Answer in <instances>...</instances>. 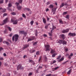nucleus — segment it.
<instances>
[{
  "mask_svg": "<svg viewBox=\"0 0 76 76\" xmlns=\"http://www.w3.org/2000/svg\"><path fill=\"white\" fill-rule=\"evenodd\" d=\"M19 35L18 34H15L13 35L12 38V40L13 41H14L15 40V42L18 41V40L19 39Z\"/></svg>",
  "mask_w": 76,
  "mask_h": 76,
  "instance_id": "obj_1",
  "label": "nucleus"
},
{
  "mask_svg": "<svg viewBox=\"0 0 76 76\" xmlns=\"http://www.w3.org/2000/svg\"><path fill=\"white\" fill-rule=\"evenodd\" d=\"M45 48L46 50L45 51H50V46L49 45H45Z\"/></svg>",
  "mask_w": 76,
  "mask_h": 76,
  "instance_id": "obj_2",
  "label": "nucleus"
},
{
  "mask_svg": "<svg viewBox=\"0 0 76 76\" xmlns=\"http://www.w3.org/2000/svg\"><path fill=\"white\" fill-rule=\"evenodd\" d=\"M11 21L12 22H13V24L14 25H16L18 24V22L19 21V20H13L12 19L11 20Z\"/></svg>",
  "mask_w": 76,
  "mask_h": 76,
  "instance_id": "obj_3",
  "label": "nucleus"
},
{
  "mask_svg": "<svg viewBox=\"0 0 76 76\" xmlns=\"http://www.w3.org/2000/svg\"><path fill=\"white\" fill-rule=\"evenodd\" d=\"M76 33H72L71 32L69 33L68 34L69 36L72 37H75V36H76Z\"/></svg>",
  "mask_w": 76,
  "mask_h": 76,
  "instance_id": "obj_4",
  "label": "nucleus"
},
{
  "mask_svg": "<svg viewBox=\"0 0 76 76\" xmlns=\"http://www.w3.org/2000/svg\"><path fill=\"white\" fill-rule=\"evenodd\" d=\"M24 68L22 66L21 64H19L17 67V70H19V69H23Z\"/></svg>",
  "mask_w": 76,
  "mask_h": 76,
  "instance_id": "obj_5",
  "label": "nucleus"
},
{
  "mask_svg": "<svg viewBox=\"0 0 76 76\" xmlns=\"http://www.w3.org/2000/svg\"><path fill=\"white\" fill-rule=\"evenodd\" d=\"M35 37H31L30 38H29L28 40V42H29V41H32V40H34L35 39Z\"/></svg>",
  "mask_w": 76,
  "mask_h": 76,
  "instance_id": "obj_6",
  "label": "nucleus"
},
{
  "mask_svg": "<svg viewBox=\"0 0 76 76\" xmlns=\"http://www.w3.org/2000/svg\"><path fill=\"white\" fill-rule=\"evenodd\" d=\"M8 20V18H5V20H4V23H3L2 24H0V25H4L7 22V20Z\"/></svg>",
  "mask_w": 76,
  "mask_h": 76,
  "instance_id": "obj_7",
  "label": "nucleus"
},
{
  "mask_svg": "<svg viewBox=\"0 0 76 76\" xmlns=\"http://www.w3.org/2000/svg\"><path fill=\"white\" fill-rule=\"evenodd\" d=\"M20 34H23L25 36H26V35L27 34V33L26 32H24V31H20Z\"/></svg>",
  "mask_w": 76,
  "mask_h": 76,
  "instance_id": "obj_8",
  "label": "nucleus"
},
{
  "mask_svg": "<svg viewBox=\"0 0 76 76\" xmlns=\"http://www.w3.org/2000/svg\"><path fill=\"white\" fill-rule=\"evenodd\" d=\"M69 31V29H67L66 30H64L62 31V33H67Z\"/></svg>",
  "mask_w": 76,
  "mask_h": 76,
  "instance_id": "obj_9",
  "label": "nucleus"
},
{
  "mask_svg": "<svg viewBox=\"0 0 76 76\" xmlns=\"http://www.w3.org/2000/svg\"><path fill=\"white\" fill-rule=\"evenodd\" d=\"M5 28H7L10 31H12V28L10 27H9L8 25L5 26Z\"/></svg>",
  "mask_w": 76,
  "mask_h": 76,
  "instance_id": "obj_10",
  "label": "nucleus"
},
{
  "mask_svg": "<svg viewBox=\"0 0 76 76\" xmlns=\"http://www.w3.org/2000/svg\"><path fill=\"white\" fill-rule=\"evenodd\" d=\"M66 5H67V3L64 4L62 3L61 5L60 6V8H61V7H63V6H66Z\"/></svg>",
  "mask_w": 76,
  "mask_h": 76,
  "instance_id": "obj_11",
  "label": "nucleus"
},
{
  "mask_svg": "<svg viewBox=\"0 0 76 76\" xmlns=\"http://www.w3.org/2000/svg\"><path fill=\"white\" fill-rule=\"evenodd\" d=\"M43 19V22L44 23V24H45L46 23H47V21L46 20V19L44 17L42 18Z\"/></svg>",
  "mask_w": 76,
  "mask_h": 76,
  "instance_id": "obj_12",
  "label": "nucleus"
},
{
  "mask_svg": "<svg viewBox=\"0 0 76 76\" xmlns=\"http://www.w3.org/2000/svg\"><path fill=\"white\" fill-rule=\"evenodd\" d=\"M43 58L45 61H47V57H46L45 55L44 56Z\"/></svg>",
  "mask_w": 76,
  "mask_h": 76,
  "instance_id": "obj_13",
  "label": "nucleus"
},
{
  "mask_svg": "<svg viewBox=\"0 0 76 76\" xmlns=\"http://www.w3.org/2000/svg\"><path fill=\"white\" fill-rule=\"evenodd\" d=\"M64 57H62L58 61L59 62H61V61H62L64 60Z\"/></svg>",
  "mask_w": 76,
  "mask_h": 76,
  "instance_id": "obj_14",
  "label": "nucleus"
},
{
  "mask_svg": "<svg viewBox=\"0 0 76 76\" xmlns=\"http://www.w3.org/2000/svg\"><path fill=\"white\" fill-rule=\"evenodd\" d=\"M3 10V11H2L3 12H6V9H3V8L2 7H0V10Z\"/></svg>",
  "mask_w": 76,
  "mask_h": 76,
  "instance_id": "obj_15",
  "label": "nucleus"
},
{
  "mask_svg": "<svg viewBox=\"0 0 76 76\" xmlns=\"http://www.w3.org/2000/svg\"><path fill=\"white\" fill-rule=\"evenodd\" d=\"M17 8L19 10H21V9H22V7L20 6H18L17 7Z\"/></svg>",
  "mask_w": 76,
  "mask_h": 76,
  "instance_id": "obj_16",
  "label": "nucleus"
},
{
  "mask_svg": "<svg viewBox=\"0 0 76 76\" xmlns=\"http://www.w3.org/2000/svg\"><path fill=\"white\" fill-rule=\"evenodd\" d=\"M62 44L64 45H66V44H67V42L65 41L64 40H63L62 42Z\"/></svg>",
  "mask_w": 76,
  "mask_h": 76,
  "instance_id": "obj_17",
  "label": "nucleus"
},
{
  "mask_svg": "<svg viewBox=\"0 0 76 76\" xmlns=\"http://www.w3.org/2000/svg\"><path fill=\"white\" fill-rule=\"evenodd\" d=\"M63 40H59L58 41V43H59V44H63Z\"/></svg>",
  "mask_w": 76,
  "mask_h": 76,
  "instance_id": "obj_18",
  "label": "nucleus"
},
{
  "mask_svg": "<svg viewBox=\"0 0 76 76\" xmlns=\"http://www.w3.org/2000/svg\"><path fill=\"white\" fill-rule=\"evenodd\" d=\"M50 25V24L49 23V24L46 25L45 26V29H48V26H49V25Z\"/></svg>",
  "mask_w": 76,
  "mask_h": 76,
  "instance_id": "obj_19",
  "label": "nucleus"
},
{
  "mask_svg": "<svg viewBox=\"0 0 76 76\" xmlns=\"http://www.w3.org/2000/svg\"><path fill=\"white\" fill-rule=\"evenodd\" d=\"M72 70V69H70L69 71L67 72V74H68V75H70V73Z\"/></svg>",
  "mask_w": 76,
  "mask_h": 76,
  "instance_id": "obj_20",
  "label": "nucleus"
},
{
  "mask_svg": "<svg viewBox=\"0 0 76 76\" xmlns=\"http://www.w3.org/2000/svg\"><path fill=\"white\" fill-rule=\"evenodd\" d=\"M56 27L55 26H53V28H52V30H51V34H52V33H53V31L54 30V29H56Z\"/></svg>",
  "mask_w": 76,
  "mask_h": 76,
  "instance_id": "obj_21",
  "label": "nucleus"
},
{
  "mask_svg": "<svg viewBox=\"0 0 76 76\" xmlns=\"http://www.w3.org/2000/svg\"><path fill=\"white\" fill-rule=\"evenodd\" d=\"M24 47L23 48H26L27 47H29V45H24Z\"/></svg>",
  "mask_w": 76,
  "mask_h": 76,
  "instance_id": "obj_22",
  "label": "nucleus"
},
{
  "mask_svg": "<svg viewBox=\"0 0 76 76\" xmlns=\"http://www.w3.org/2000/svg\"><path fill=\"white\" fill-rule=\"evenodd\" d=\"M50 53L51 54H54L55 53V50L52 49L51 50Z\"/></svg>",
  "mask_w": 76,
  "mask_h": 76,
  "instance_id": "obj_23",
  "label": "nucleus"
},
{
  "mask_svg": "<svg viewBox=\"0 0 76 76\" xmlns=\"http://www.w3.org/2000/svg\"><path fill=\"white\" fill-rule=\"evenodd\" d=\"M61 37L63 38V39H65V37H64V35L62 34L61 35Z\"/></svg>",
  "mask_w": 76,
  "mask_h": 76,
  "instance_id": "obj_24",
  "label": "nucleus"
},
{
  "mask_svg": "<svg viewBox=\"0 0 76 76\" xmlns=\"http://www.w3.org/2000/svg\"><path fill=\"white\" fill-rule=\"evenodd\" d=\"M59 23H61V24H63V21L61 19L59 20Z\"/></svg>",
  "mask_w": 76,
  "mask_h": 76,
  "instance_id": "obj_25",
  "label": "nucleus"
},
{
  "mask_svg": "<svg viewBox=\"0 0 76 76\" xmlns=\"http://www.w3.org/2000/svg\"><path fill=\"white\" fill-rule=\"evenodd\" d=\"M57 8H54L52 10V12H56V11Z\"/></svg>",
  "mask_w": 76,
  "mask_h": 76,
  "instance_id": "obj_26",
  "label": "nucleus"
},
{
  "mask_svg": "<svg viewBox=\"0 0 76 76\" xmlns=\"http://www.w3.org/2000/svg\"><path fill=\"white\" fill-rule=\"evenodd\" d=\"M29 62L32 63H33V64H35V63H34V62L32 60H30Z\"/></svg>",
  "mask_w": 76,
  "mask_h": 76,
  "instance_id": "obj_27",
  "label": "nucleus"
},
{
  "mask_svg": "<svg viewBox=\"0 0 76 76\" xmlns=\"http://www.w3.org/2000/svg\"><path fill=\"white\" fill-rule=\"evenodd\" d=\"M12 4H11V3H9V4H8V7H12Z\"/></svg>",
  "mask_w": 76,
  "mask_h": 76,
  "instance_id": "obj_28",
  "label": "nucleus"
},
{
  "mask_svg": "<svg viewBox=\"0 0 76 76\" xmlns=\"http://www.w3.org/2000/svg\"><path fill=\"white\" fill-rule=\"evenodd\" d=\"M61 57V55H59L58 56V57L56 58L57 60H59L60 58Z\"/></svg>",
  "mask_w": 76,
  "mask_h": 76,
  "instance_id": "obj_29",
  "label": "nucleus"
},
{
  "mask_svg": "<svg viewBox=\"0 0 76 76\" xmlns=\"http://www.w3.org/2000/svg\"><path fill=\"white\" fill-rule=\"evenodd\" d=\"M25 9H26V10H27L28 11H29V12H31V10H30V9L28 8H26Z\"/></svg>",
  "mask_w": 76,
  "mask_h": 76,
  "instance_id": "obj_30",
  "label": "nucleus"
},
{
  "mask_svg": "<svg viewBox=\"0 0 76 76\" xmlns=\"http://www.w3.org/2000/svg\"><path fill=\"white\" fill-rule=\"evenodd\" d=\"M53 5L51 4L50 5L49 7L51 8V9H53Z\"/></svg>",
  "mask_w": 76,
  "mask_h": 76,
  "instance_id": "obj_31",
  "label": "nucleus"
},
{
  "mask_svg": "<svg viewBox=\"0 0 76 76\" xmlns=\"http://www.w3.org/2000/svg\"><path fill=\"white\" fill-rule=\"evenodd\" d=\"M12 15H16V13L15 12H12L11 13Z\"/></svg>",
  "mask_w": 76,
  "mask_h": 76,
  "instance_id": "obj_32",
  "label": "nucleus"
},
{
  "mask_svg": "<svg viewBox=\"0 0 76 76\" xmlns=\"http://www.w3.org/2000/svg\"><path fill=\"white\" fill-rule=\"evenodd\" d=\"M66 19H69V15H66Z\"/></svg>",
  "mask_w": 76,
  "mask_h": 76,
  "instance_id": "obj_33",
  "label": "nucleus"
},
{
  "mask_svg": "<svg viewBox=\"0 0 76 76\" xmlns=\"http://www.w3.org/2000/svg\"><path fill=\"white\" fill-rule=\"evenodd\" d=\"M30 23L31 25H33V24L34 23V21L33 20L31 21L30 22Z\"/></svg>",
  "mask_w": 76,
  "mask_h": 76,
  "instance_id": "obj_34",
  "label": "nucleus"
},
{
  "mask_svg": "<svg viewBox=\"0 0 76 76\" xmlns=\"http://www.w3.org/2000/svg\"><path fill=\"white\" fill-rule=\"evenodd\" d=\"M36 54V55H39V51L37 52Z\"/></svg>",
  "mask_w": 76,
  "mask_h": 76,
  "instance_id": "obj_35",
  "label": "nucleus"
},
{
  "mask_svg": "<svg viewBox=\"0 0 76 76\" xmlns=\"http://www.w3.org/2000/svg\"><path fill=\"white\" fill-rule=\"evenodd\" d=\"M67 12H64L63 13V15H66V14H67Z\"/></svg>",
  "mask_w": 76,
  "mask_h": 76,
  "instance_id": "obj_36",
  "label": "nucleus"
},
{
  "mask_svg": "<svg viewBox=\"0 0 76 76\" xmlns=\"http://www.w3.org/2000/svg\"><path fill=\"white\" fill-rule=\"evenodd\" d=\"M56 56V53H54L52 55V57H54L55 56Z\"/></svg>",
  "mask_w": 76,
  "mask_h": 76,
  "instance_id": "obj_37",
  "label": "nucleus"
},
{
  "mask_svg": "<svg viewBox=\"0 0 76 76\" xmlns=\"http://www.w3.org/2000/svg\"><path fill=\"white\" fill-rule=\"evenodd\" d=\"M35 50H33L32 52L30 51V53H34V52H35Z\"/></svg>",
  "mask_w": 76,
  "mask_h": 76,
  "instance_id": "obj_38",
  "label": "nucleus"
},
{
  "mask_svg": "<svg viewBox=\"0 0 76 76\" xmlns=\"http://www.w3.org/2000/svg\"><path fill=\"white\" fill-rule=\"evenodd\" d=\"M0 3L1 4H2V3H3V0H0Z\"/></svg>",
  "mask_w": 76,
  "mask_h": 76,
  "instance_id": "obj_39",
  "label": "nucleus"
},
{
  "mask_svg": "<svg viewBox=\"0 0 76 76\" xmlns=\"http://www.w3.org/2000/svg\"><path fill=\"white\" fill-rule=\"evenodd\" d=\"M37 34H38V33L37 32V30H36V33H35V35L36 36H37Z\"/></svg>",
  "mask_w": 76,
  "mask_h": 76,
  "instance_id": "obj_40",
  "label": "nucleus"
},
{
  "mask_svg": "<svg viewBox=\"0 0 76 76\" xmlns=\"http://www.w3.org/2000/svg\"><path fill=\"white\" fill-rule=\"evenodd\" d=\"M50 4V2L48 1L46 3V5H48Z\"/></svg>",
  "mask_w": 76,
  "mask_h": 76,
  "instance_id": "obj_41",
  "label": "nucleus"
},
{
  "mask_svg": "<svg viewBox=\"0 0 76 76\" xmlns=\"http://www.w3.org/2000/svg\"><path fill=\"white\" fill-rule=\"evenodd\" d=\"M59 67L58 66L56 67V68H55L54 69V70H57V69H58V68Z\"/></svg>",
  "mask_w": 76,
  "mask_h": 76,
  "instance_id": "obj_42",
  "label": "nucleus"
},
{
  "mask_svg": "<svg viewBox=\"0 0 76 76\" xmlns=\"http://www.w3.org/2000/svg\"><path fill=\"white\" fill-rule=\"evenodd\" d=\"M3 41L2 39V38L1 37H0V42H1Z\"/></svg>",
  "mask_w": 76,
  "mask_h": 76,
  "instance_id": "obj_43",
  "label": "nucleus"
},
{
  "mask_svg": "<svg viewBox=\"0 0 76 76\" xmlns=\"http://www.w3.org/2000/svg\"><path fill=\"white\" fill-rule=\"evenodd\" d=\"M15 4H16V5H17V6H19V3H18L16 2L15 3Z\"/></svg>",
  "mask_w": 76,
  "mask_h": 76,
  "instance_id": "obj_44",
  "label": "nucleus"
},
{
  "mask_svg": "<svg viewBox=\"0 0 76 76\" xmlns=\"http://www.w3.org/2000/svg\"><path fill=\"white\" fill-rule=\"evenodd\" d=\"M56 63V61H53V63H52V64H54V63Z\"/></svg>",
  "mask_w": 76,
  "mask_h": 76,
  "instance_id": "obj_45",
  "label": "nucleus"
},
{
  "mask_svg": "<svg viewBox=\"0 0 76 76\" xmlns=\"http://www.w3.org/2000/svg\"><path fill=\"white\" fill-rule=\"evenodd\" d=\"M22 16L23 18H25V17H26V16H25V15L24 14H22Z\"/></svg>",
  "mask_w": 76,
  "mask_h": 76,
  "instance_id": "obj_46",
  "label": "nucleus"
},
{
  "mask_svg": "<svg viewBox=\"0 0 76 76\" xmlns=\"http://www.w3.org/2000/svg\"><path fill=\"white\" fill-rule=\"evenodd\" d=\"M6 44L7 45H9V43L7 42H6Z\"/></svg>",
  "mask_w": 76,
  "mask_h": 76,
  "instance_id": "obj_47",
  "label": "nucleus"
},
{
  "mask_svg": "<svg viewBox=\"0 0 76 76\" xmlns=\"http://www.w3.org/2000/svg\"><path fill=\"white\" fill-rule=\"evenodd\" d=\"M19 2L20 3H21L22 2V0H19Z\"/></svg>",
  "mask_w": 76,
  "mask_h": 76,
  "instance_id": "obj_48",
  "label": "nucleus"
},
{
  "mask_svg": "<svg viewBox=\"0 0 76 76\" xmlns=\"http://www.w3.org/2000/svg\"><path fill=\"white\" fill-rule=\"evenodd\" d=\"M37 43L36 42H35L34 44H33L34 45H37Z\"/></svg>",
  "mask_w": 76,
  "mask_h": 76,
  "instance_id": "obj_49",
  "label": "nucleus"
},
{
  "mask_svg": "<svg viewBox=\"0 0 76 76\" xmlns=\"http://www.w3.org/2000/svg\"><path fill=\"white\" fill-rule=\"evenodd\" d=\"M43 37H47V35L45 34H44L43 35Z\"/></svg>",
  "mask_w": 76,
  "mask_h": 76,
  "instance_id": "obj_50",
  "label": "nucleus"
},
{
  "mask_svg": "<svg viewBox=\"0 0 76 76\" xmlns=\"http://www.w3.org/2000/svg\"><path fill=\"white\" fill-rule=\"evenodd\" d=\"M41 57H40V58L39 60V61H41Z\"/></svg>",
  "mask_w": 76,
  "mask_h": 76,
  "instance_id": "obj_51",
  "label": "nucleus"
},
{
  "mask_svg": "<svg viewBox=\"0 0 76 76\" xmlns=\"http://www.w3.org/2000/svg\"><path fill=\"white\" fill-rule=\"evenodd\" d=\"M1 50H3V48L1 47L0 48V51H1Z\"/></svg>",
  "mask_w": 76,
  "mask_h": 76,
  "instance_id": "obj_52",
  "label": "nucleus"
},
{
  "mask_svg": "<svg viewBox=\"0 0 76 76\" xmlns=\"http://www.w3.org/2000/svg\"><path fill=\"white\" fill-rule=\"evenodd\" d=\"M3 16H7V14L6 13H4V14H3Z\"/></svg>",
  "mask_w": 76,
  "mask_h": 76,
  "instance_id": "obj_53",
  "label": "nucleus"
},
{
  "mask_svg": "<svg viewBox=\"0 0 76 76\" xmlns=\"http://www.w3.org/2000/svg\"><path fill=\"white\" fill-rule=\"evenodd\" d=\"M47 21H49L50 20V18L48 17L47 18Z\"/></svg>",
  "mask_w": 76,
  "mask_h": 76,
  "instance_id": "obj_54",
  "label": "nucleus"
},
{
  "mask_svg": "<svg viewBox=\"0 0 76 76\" xmlns=\"http://www.w3.org/2000/svg\"><path fill=\"white\" fill-rule=\"evenodd\" d=\"M32 75V73L31 72H30L29 74L28 75H29V76H31V75Z\"/></svg>",
  "mask_w": 76,
  "mask_h": 76,
  "instance_id": "obj_55",
  "label": "nucleus"
},
{
  "mask_svg": "<svg viewBox=\"0 0 76 76\" xmlns=\"http://www.w3.org/2000/svg\"><path fill=\"white\" fill-rule=\"evenodd\" d=\"M65 50L66 51V52L68 51V49L67 48H66L65 49Z\"/></svg>",
  "mask_w": 76,
  "mask_h": 76,
  "instance_id": "obj_56",
  "label": "nucleus"
},
{
  "mask_svg": "<svg viewBox=\"0 0 76 76\" xmlns=\"http://www.w3.org/2000/svg\"><path fill=\"white\" fill-rule=\"evenodd\" d=\"M49 9H48V8H47L46 10V12H48V11H49Z\"/></svg>",
  "mask_w": 76,
  "mask_h": 76,
  "instance_id": "obj_57",
  "label": "nucleus"
},
{
  "mask_svg": "<svg viewBox=\"0 0 76 76\" xmlns=\"http://www.w3.org/2000/svg\"><path fill=\"white\" fill-rule=\"evenodd\" d=\"M68 58H69V59H70L72 58V56L69 55V56L68 57Z\"/></svg>",
  "mask_w": 76,
  "mask_h": 76,
  "instance_id": "obj_58",
  "label": "nucleus"
},
{
  "mask_svg": "<svg viewBox=\"0 0 76 76\" xmlns=\"http://www.w3.org/2000/svg\"><path fill=\"white\" fill-rule=\"evenodd\" d=\"M0 60H3V58H0Z\"/></svg>",
  "mask_w": 76,
  "mask_h": 76,
  "instance_id": "obj_59",
  "label": "nucleus"
},
{
  "mask_svg": "<svg viewBox=\"0 0 76 76\" xmlns=\"http://www.w3.org/2000/svg\"><path fill=\"white\" fill-rule=\"evenodd\" d=\"M71 56H73V53H71L70 55Z\"/></svg>",
  "mask_w": 76,
  "mask_h": 76,
  "instance_id": "obj_60",
  "label": "nucleus"
},
{
  "mask_svg": "<svg viewBox=\"0 0 76 76\" xmlns=\"http://www.w3.org/2000/svg\"><path fill=\"white\" fill-rule=\"evenodd\" d=\"M49 34L50 36H52V34H51L50 33H49Z\"/></svg>",
  "mask_w": 76,
  "mask_h": 76,
  "instance_id": "obj_61",
  "label": "nucleus"
},
{
  "mask_svg": "<svg viewBox=\"0 0 76 76\" xmlns=\"http://www.w3.org/2000/svg\"><path fill=\"white\" fill-rule=\"evenodd\" d=\"M6 41H4L3 42V43L4 44H6Z\"/></svg>",
  "mask_w": 76,
  "mask_h": 76,
  "instance_id": "obj_62",
  "label": "nucleus"
},
{
  "mask_svg": "<svg viewBox=\"0 0 76 76\" xmlns=\"http://www.w3.org/2000/svg\"><path fill=\"white\" fill-rule=\"evenodd\" d=\"M3 55L4 56H6V54L5 53H4Z\"/></svg>",
  "mask_w": 76,
  "mask_h": 76,
  "instance_id": "obj_63",
  "label": "nucleus"
},
{
  "mask_svg": "<svg viewBox=\"0 0 76 76\" xmlns=\"http://www.w3.org/2000/svg\"><path fill=\"white\" fill-rule=\"evenodd\" d=\"M7 1H8V0H5V3H7Z\"/></svg>",
  "mask_w": 76,
  "mask_h": 76,
  "instance_id": "obj_64",
  "label": "nucleus"
}]
</instances>
